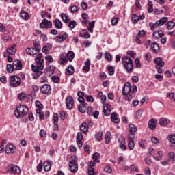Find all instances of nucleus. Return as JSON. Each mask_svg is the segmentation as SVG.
Instances as JSON below:
<instances>
[{
	"label": "nucleus",
	"instance_id": "nucleus-1",
	"mask_svg": "<svg viewBox=\"0 0 175 175\" xmlns=\"http://www.w3.org/2000/svg\"><path fill=\"white\" fill-rule=\"evenodd\" d=\"M122 64L127 73H132L133 72V60H132L131 57L124 56L122 57Z\"/></svg>",
	"mask_w": 175,
	"mask_h": 175
},
{
	"label": "nucleus",
	"instance_id": "nucleus-2",
	"mask_svg": "<svg viewBox=\"0 0 175 175\" xmlns=\"http://www.w3.org/2000/svg\"><path fill=\"white\" fill-rule=\"evenodd\" d=\"M132 88V85H131V83L126 82L122 89V95H126V100H128L129 102H131L132 100V98H133V93L131 90Z\"/></svg>",
	"mask_w": 175,
	"mask_h": 175
},
{
	"label": "nucleus",
	"instance_id": "nucleus-3",
	"mask_svg": "<svg viewBox=\"0 0 175 175\" xmlns=\"http://www.w3.org/2000/svg\"><path fill=\"white\" fill-rule=\"evenodd\" d=\"M29 109L27 106L23 105H20L16 107L14 111V116L16 118H20L21 117H25L28 114Z\"/></svg>",
	"mask_w": 175,
	"mask_h": 175
},
{
	"label": "nucleus",
	"instance_id": "nucleus-4",
	"mask_svg": "<svg viewBox=\"0 0 175 175\" xmlns=\"http://www.w3.org/2000/svg\"><path fill=\"white\" fill-rule=\"evenodd\" d=\"M74 58H75V53H73V51H69L66 54L62 53L60 55V59L62 60V62H60V64L64 65L65 62H68V60L72 62Z\"/></svg>",
	"mask_w": 175,
	"mask_h": 175
},
{
	"label": "nucleus",
	"instance_id": "nucleus-5",
	"mask_svg": "<svg viewBox=\"0 0 175 175\" xmlns=\"http://www.w3.org/2000/svg\"><path fill=\"white\" fill-rule=\"evenodd\" d=\"M32 70L33 72V77L35 79V80H37V79H39L40 76H42L43 75V72L40 70H43L44 69V66H35L33 64L31 66Z\"/></svg>",
	"mask_w": 175,
	"mask_h": 175
},
{
	"label": "nucleus",
	"instance_id": "nucleus-6",
	"mask_svg": "<svg viewBox=\"0 0 175 175\" xmlns=\"http://www.w3.org/2000/svg\"><path fill=\"white\" fill-rule=\"evenodd\" d=\"M8 173H12L13 174H20L21 170L17 165H10L7 168Z\"/></svg>",
	"mask_w": 175,
	"mask_h": 175
},
{
	"label": "nucleus",
	"instance_id": "nucleus-7",
	"mask_svg": "<svg viewBox=\"0 0 175 175\" xmlns=\"http://www.w3.org/2000/svg\"><path fill=\"white\" fill-rule=\"evenodd\" d=\"M17 51V44H14L12 46L7 49V51L4 52V57L6 58L8 54L10 55H15L16 51Z\"/></svg>",
	"mask_w": 175,
	"mask_h": 175
},
{
	"label": "nucleus",
	"instance_id": "nucleus-8",
	"mask_svg": "<svg viewBox=\"0 0 175 175\" xmlns=\"http://www.w3.org/2000/svg\"><path fill=\"white\" fill-rule=\"evenodd\" d=\"M10 84L12 87H18L21 84V79L18 77L12 76L10 77Z\"/></svg>",
	"mask_w": 175,
	"mask_h": 175
},
{
	"label": "nucleus",
	"instance_id": "nucleus-9",
	"mask_svg": "<svg viewBox=\"0 0 175 175\" xmlns=\"http://www.w3.org/2000/svg\"><path fill=\"white\" fill-rule=\"evenodd\" d=\"M66 106L67 109L71 110L73 109V106H75V100H73V97L72 96H68L66 99Z\"/></svg>",
	"mask_w": 175,
	"mask_h": 175
},
{
	"label": "nucleus",
	"instance_id": "nucleus-10",
	"mask_svg": "<svg viewBox=\"0 0 175 175\" xmlns=\"http://www.w3.org/2000/svg\"><path fill=\"white\" fill-rule=\"evenodd\" d=\"M17 151V148L14 147V145L12 144H8L5 148V152L6 154H14Z\"/></svg>",
	"mask_w": 175,
	"mask_h": 175
},
{
	"label": "nucleus",
	"instance_id": "nucleus-11",
	"mask_svg": "<svg viewBox=\"0 0 175 175\" xmlns=\"http://www.w3.org/2000/svg\"><path fill=\"white\" fill-rule=\"evenodd\" d=\"M40 92H42V94H44L45 95H50V94H51V86H50L49 84H44L40 88Z\"/></svg>",
	"mask_w": 175,
	"mask_h": 175
},
{
	"label": "nucleus",
	"instance_id": "nucleus-12",
	"mask_svg": "<svg viewBox=\"0 0 175 175\" xmlns=\"http://www.w3.org/2000/svg\"><path fill=\"white\" fill-rule=\"evenodd\" d=\"M52 27L53 23L47 19H43L42 23L40 24V28H42V29L44 28H51Z\"/></svg>",
	"mask_w": 175,
	"mask_h": 175
},
{
	"label": "nucleus",
	"instance_id": "nucleus-13",
	"mask_svg": "<svg viewBox=\"0 0 175 175\" xmlns=\"http://www.w3.org/2000/svg\"><path fill=\"white\" fill-rule=\"evenodd\" d=\"M69 167L72 173H76L79 169L77 163L75 160H72L69 163Z\"/></svg>",
	"mask_w": 175,
	"mask_h": 175
},
{
	"label": "nucleus",
	"instance_id": "nucleus-14",
	"mask_svg": "<svg viewBox=\"0 0 175 175\" xmlns=\"http://www.w3.org/2000/svg\"><path fill=\"white\" fill-rule=\"evenodd\" d=\"M154 64H157L156 68H163L165 66V62L162 57H157L154 59Z\"/></svg>",
	"mask_w": 175,
	"mask_h": 175
},
{
	"label": "nucleus",
	"instance_id": "nucleus-15",
	"mask_svg": "<svg viewBox=\"0 0 175 175\" xmlns=\"http://www.w3.org/2000/svg\"><path fill=\"white\" fill-rule=\"evenodd\" d=\"M118 142L120 144V148L123 150V151H125V150H126V145H125V137L121 135L118 138Z\"/></svg>",
	"mask_w": 175,
	"mask_h": 175
},
{
	"label": "nucleus",
	"instance_id": "nucleus-16",
	"mask_svg": "<svg viewBox=\"0 0 175 175\" xmlns=\"http://www.w3.org/2000/svg\"><path fill=\"white\" fill-rule=\"evenodd\" d=\"M52 49L53 44L47 43L42 47V53H44V54H50V51H51Z\"/></svg>",
	"mask_w": 175,
	"mask_h": 175
},
{
	"label": "nucleus",
	"instance_id": "nucleus-17",
	"mask_svg": "<svg viewBox=\"0 0 175 175\" xmlns=\"http://www.w3.org/2000/svg\"><path fill=\"white\" fill-rule=\"evenodd\" d=\"M103 113H104V116L109 117V116L111 113V106H110V105L109 104H105L104 108H103Z\"/></svg>",
	"mask_w": 175,
	"mask_h": 175
},
{
	"label": "nucleus",
	"instance_id": "nucleus-18",
	"mask_svg": "<svg viewBox=\"0 0 175 175\" xmlns=\"http://www.w3.org/2000/svg\"><path fill=\"white\" fill-rule=\"evenodd\" d=\"M13 66L15 70H21L23 69V63L18 59L13 62Z\"/></svg>",
	"mask_w": 175,
	"mask_h": 175
},
{
	"label": "nucleus",
	"instance_id": "nucleus-19",
	"mask_svg": "<svg viewBox=\"0 0 175 175\" xmlns=\"http://www.w3.org/2000/svg\"><path fill=\"white\" fill-rule=\"evenodd\" d=\"M43 55L42 53H38L35 59L36 63L38 66H43V63L44 62V59H42Z\"/></svg>",
	"mask_w": 175,
	"mask_h": 175
},
{
	"label": "nucleus",
	"instance_id": "nucleus-20",
	"mask_svg": "<svg viewBox=\"0 0 175 175\" xmlns=\"http://www.w3.org/2000/svg\"><path fill=\"white\" fill-rule=\"evenodd\" d=\"M168 18L167 17H163L161 19L155 22V27H162L165 24V23H167Z\"/></svg>",
	"mask_w": 175,
	"mask_h": 175
},
{
	"label": "nucleus",
	"instance_id": "nucleus-21",
	"mask_svg": "<svg viewBox=\"0 0 175 175\" xmlns=\"http://www.w3.org/2000/svg\"><path fill=\"white\" fill-rule=\"evenodd\" d=\"M151 50H152V51H153V53L158 54V53H159V51H160L159 44H158V43H157V42L152 43Z\"/></svg>",
	"mask_w": 175,
	"mask_h": 175
},
{
	"label": "nucleus",
	"instance_id": "nucleus-22",
	"mask_svg": "<svg viewBox=\"0 0 175 175\" xmlns=\"http://www.w3.org/2000/svg\"><path fill=\"white\" fill-rule=\"evenodd\" d=\"M129 128V132L131 135H135L137 132V127L133 124H130Z\"/></svg>",
	"mask_w": 175,
	"mask_h": 175
},
{
	"label": "nucleus",
	"instance_id": "nucleus-23",
	"mask_svg": "<svg viewBox=\"0 0 175 175\" xmlns=\"http://www.w3.org/2000/svg\"><path fill=\"white\" fill-rule=\"evenodd\" d=\"M165 34L162 30L155 31L153 32V38L154 39H159L162 38Z\"/></svg>",
	"mask_w": 175,
	"mask_h": 175
},
{
	"label": "nucleus",
	"instance_id": "nucleus-24",
	"mask_svg": "<svg viewBox=\"0 0 175 175\" xmlns=\"http://www.w3.org/2000/svg\"><path fill=\"white\" fill-rule=\"evenodd\" d=\"M157 120L155 119H151L148 122V126L150 129L152 131H154L155 128H157Z\"/></svg>",
	"mask_w": 175,
	"mask_h": 175
},
{
	"label": "nucleus",
	"instance_id": "nucleus-25",
	"mask_svg": "<svg viewBox=\"0 0 175 175\" xmlns=\"http://www.w3.org/2000/svg\"><path fill=\"white\" fill-rule=\"evenodd\" d=\"M169 122H170V120L166 118H161L159 119V124L161 126H166Z\"/></svg>",
	"mask_w": 175,
	"mask_h": 175
},
{
	"label": "nucleus",
	"instance_id": "nucleus-26",
	"mask_svg": "<svg viewBox=\"0 0 175 175\" xmlns=\"http://www.w3.org/2000/svg\"><path fill=\"white\" fill-rule=\"evenodd\" d=\"M81 131L83 133H87L88 132V124L87 122H83L80 126Z\"/></svg>",
	"mask_w": 175,
	"mask_h": 175
},
{
	"label": "nucleus",
	"instance_id": "nucleus-27",
	"mask_svg": "<svg viewBox=\"0 0 175 175\" xmlns=\"http://www.w3.org/2000/svg\"><path fill=\"white\" fill-rule=\"evenodd\" d=\"M44 172H50L51 170V163L49 161H45L43 163Z\"/></svg>",
	"mask_w": 175,
	"mask_h": 175
},
{
	"label": "nucleus",
	"instance_id": "nucleus-28",
	"mask_svg": "<svg viewBox=\"0 0 175 175\" xmlns=\"http://www.w3.org/2000/svg\"><path fill=\"white\" fill-rule=\"evenodd\" d=\"M26 53L29 54V55H36L38 53H39L38 51H36L33 47L32 48H27L26 49Z\"/></svg>",
	"mask_w": 175,
	"mask_h": 175
},
{
	"label": "nucleus",
	"instance_id": "nucleus-29",
	"mask_svg": "<svg viewBox=\"0 0 175 175\" xmlns=\"http://www.w3.org/2000/svg\"><path fill=\"white\" fill-rule=\"evenodd\" d=\"M128 142V148L131 150H133L135 148V141H133V138L129 137Z\"/></svg>",
	"mask_w": 175,
	"mask_h": 175
},
{
	"label": "nucleus",
	"instance_id": "nucleus-30",
	"mask_svg": "<svg viewBox=\"0 0 175 175\" xmlns=\"http://www.w3.org/2000/svg\"><path fill=\"white\" fill-rule=\"evenodd\" d=\"M111 121L115 124H119L120 118L117 117V113L113 112L111 115Z\"/></svg>",
	"mask_w": 175,
	"mask_h": 175
},
{
	"label": "nucleus",
	"instance_id": "nucleus-31",
	"mask_svg": "<svg viewBox=\"0 0 175 175\" xmlns=\"http://www.w3.org/2000/svg\"><path fill=\"white\" fill-rule=\"evenodd\" d=\"M53 23L55 26V28L57 29H61L62 28V23L59 19H55L53 21Z\"/></svg>",
	"mask_w": 175,
	"mask_h": 175
},
{
	"label": "nucleus",
	"instance_id": "nucleus-32",
	"mask_svg": "<svg viewBox=\"0 0 175 175\" xmlns=\"http://www.w3.org/2000/svg\"><path fill=\"white\" fill-rule=\"evenodd\" d=\"M75 73V67L73 66H68V68L66 71V75L72 76Z\"/></svg>",
	"mask_w": 175,
	"mask_h": 175
},
{
	"label": "nucleus",
	"instance_id": "nucleus-33",
	"mask_svg": "<svg viewBox=\"0 0 175 175\" xmlns=\"http://www.w3.org/2000/svg\"><path fill=\"white\" fill-rule=\"evenodd\" d=\"M95 27V21H92V22H89V25H88V31L89 32H94V28Z\"/></svg>",
	"mask_w": 175,
	"mask_h": 175
},
{
	"label": "nucleus",
	"instance_id": "nucleus-34",
	"mask_svg": "<svg viewBox=\"0 0 175 175\" xmlns=\"http://www.w3.org/2000/svg\"><path fill=\"white\" fill-rule=\"evenodd\" d=\"M78 110L80 113H85V103H82L80 105H79Z\"/></svg>",
	"mask_w": 175,
	"mask_h": 175
},
{
	"label": "nucleus",
	"instance_id": "nucleus-35",
	"mask_svg": "<svg viewBox=\"0 0 175 175\" xmlns=\"http://www.w3.org/2000/svg\"><path fill=\"white\" fill-rule=\"evenodd\" d=\"M21 16L22 18H24V20H28V18H29V14L25 11H21Z\"/></svg>",
	"mask_w": 175,
	"mask_h": 175
},
{
	"label": "nucleus",
	"instance_id": "nucleus-36",
	"mask_svg": "<svg viewBox=\"0 0 175 175\" xmlns=\"http://www.w3.org/2000/svg\"><path fill=\"white\" fill-rule=\"evenodd\" d=\"M111 135V133L108 131L107 132V133L105 135V143L106 144H109V143H110V142L111 141V138H110L109 136H110Z\"/></svg>",
	"mask_w": 175,
	"mask_h": 175
},
{
	"label": "nucleus",
	"instance_id": "nucleus-37",
	"mask_svg": "<svg viewBox=\"0 0 175 175\" xmlns=\"http://www.w3.org/2000/svg\"><path fill=\"white\" fill-rule=\"evenodd\" d=\"M131 20L133 21V24H137V23H139V16L136 15V14H133Z\"/></svg>",
	"mask_w": 175,
	"mask_h": 175
},
{
	"label": "nucleus",
	"instance_id": "nucleus-38",
	"mask_svg": "<svg viewBox=\"0 0 175 175\" xmlns=\"http://www.w3.org/2000/svg\"><path fill=\"white\" fill-rule=\"evenodd\" d=\"M175 27V23L172 21H170L167 23V29L170 30L173 29Z\"/></svg>",
	"mask_w": 175,
	"mask_h": 175
},
{
	"label": "nucleus",
	"instance_id": "nucleus-39",
	"mask_svg": "<svg viewBox=\"0 0 175 175\" xmlns=\"http://www.w3.org/2000/svg\"><path fill=\"white\" fill-rule=\"evenodd\" d=\"M61 17H62L63 21L65 22V23H69V21L70 20L69 18V16H68L66 15V14H65V13H62L61 14Z\"/></svg>",
	"mask_w": 175,
	"mask_h": 175
},
{
	"label": "nucleus",
	"instance_id": "nucleus-40",
	"mask_svg": "<svg viewBox=\"0 0 175 175\" xmlns=\"http://www.w3.org/2000/svg\"><path fill=\"white\" fill-rule=\"evenodd\" d=\"M15 68L14 66H13V64H7V71L9 73H13V72H14Z\"/></svg>",
	"mask_w": 175,
	"mask_h": 175
},
{
	"label": "nucleus",
	"instance_id": "nucleus-41",
	"mask_svg": "<svg viewBox=\"0 0 175 175\" xmlns=\"http://www.w3.org/2000/svg\"><path fill=\"white\" fill-rule=\"evenodd\" d=\"M36 51H38V53L40 52V44H39V42L38 41H35L33 42V47Z\"/></svg>",
	"mask_w": 175,
	"mask_h": 175
},
{
	"label": "nucleus",
	"instance_id": "nucleus-42",
	"mask_svg": "<svg viewBox=\"0 0 175 175\" xmlns=\"http://www.w3.org/2000/svg\"><path fill=\"white\" fill-rule=\"evenodd\" d=\"M103 136V133L102 132H98L96 133V138L98 140V142H100L103 140L102 137Z\"/></svg>",
	"mask_w": 175,
	"mask_h": 175
},
{
	"label": "nucleus",
	"instance_id": "nucleus-43",
	"mask_svg": "<svg viewBox=\"0 0 175 175\" xmlns=\"http://www.w3.org/2000/svg\"><path fill=\"white\" fill-rule=\"evenodd\" d=\"M51 80H52V81H53V83H59V81H61V79H59L58 75L52 76Z\"/></svg>",
	"mask_w": 175,
	"mask_h": 175
},
{
	"label": "nucleus",
	"instance_id": "nucleus-44",
	"mask_svg": "<svg viewBox=\"0 0 175 175\" xmlns=\"http://www.w3.org/2000/svg\"><path fill=\"white\" fill-rule=\"evenodd\" d=\"M54 40L57 42V43H62L64 42V38L62 37V36H57L55 38Z\"/></svg>",
	"mask_w": 175,
	"mask_h": 175
},
{
	"label": "nucleus",
	"instance_id": "nucleus-45",
	"mask_svg": "<svg viewBox=\"0 0 175 175\" xmlns=\"http://www.w3.org/2000/svg\"><path fill=\"white\" fill-rule=\"evenodd\" d=\"M76 25H77V23H76V21H71L68 24L69 28H71L72 29H73V28H75Z\"/></svg>",
	"mask_w": 175,
	"mask_h": 175
},
{
	"label": "nucleus",
	"instance_id": "nucleus-46",
	"mask_svg": "<svg viewBox=\"0 0 175 175\" xmlns=\"http://www.w3.org/2000/svg\"><path fill=\"white\" fill-rule=\"evenodd\" d=\"M168 140L170 143H172V144H175V135H170L168 136Z\"/></svg>",
	"mask_w": 175,
	"mask_h": 175
},
{
	"label": "nucleus",
	"instance_id": "nucleus-47",
	"mask_svg": "<svg viewBox=\"0 0 175 175\" xmlns=\"http://www.w3.org/2000/svg\"><path fill=\"white\" fill-rule=\"evenodd\" d=\"M54 121H55V125L56 126V129H58V113L54 114Z\"/></svg>",
	"mask_w": 175,
	"mask_h": 175
},
{
	"label": "nucleus",
	"instance_id": "nucleus-48",
	"mask_svg": "<svg viewBox=\"0 0 175 175\" xmlns=\"http://www.w3.org/2000/svg\"><path fill=\"white\" fill-rule=\"evenodd\" d=\"M70 10L71 13H76V12H77V10H79V7H77L76 5H72L70 8Z\"/></svg>",
	"mask_w": 175,
	"mask_h": 175
},
{
	"label": "nucleus",
	"instance_id": "nucleus-49",
	"mask_svg": "<svg viewBox=\"0 0 175 175\" xmlns=\"http://www.w3.org/2000/svg\"><path fill=\"white\" fill-rule=\"evenodd\" d=\"M83 133L81 132H79L77 135V142H81L83 140Z\"/></svg>",
	"mask_w": 175,
	"mask_h": 175
},
{
	"label": "nucleus",
	"instance_id": "nucleus-50",
	"mask_svg": "<svg viewBox=\"0 0 175 175\" xmlns=\"http://www.w3.org/2000/svg\"><path fill=\"white\" fill-rule=\"evenodd\" d=\"M142 116H143V110L139 109L137 111L136 118H142Z\"/></svg>",
	"mask_w": 175,
	"mask_h": 175
},
{
	"label": "nucleus",
	"instance_id": "nucleus-51",
	"mask_svg": "<svg viewBox=\"0 0 175 175\" xmlns=\"http://www.w3.org/2000/svg\"><path fill=\"white\" fill-rule=\"evenodd\" d=\"M98 96L100 98H101V100L104 103V102H106V96L105 95H103V93H102V92H99L98 93Z\"/></svg>",
	"mask_w": 175,
	"mask_h": 175
},
{
	"label": "nucleus",
	"instance_id": "nucleus-52",
	"mask_svg": "<svg viewBox=\"0 0 175 175\" xmlns=\"http://www.w3.org/2000/svg\"><path fill=\"white\" fill-rule=\"evenodd\" d=\"M108 70L109 76H113V75H114V68H113V66L108 67Z\"/></svg>",
	"mask_w": 175,
	"mask_h": 175
},
{
	"label": "nucleus",
	"instance_id": "nucleus-53",
	"mask_svg": "<svg viewBox=\"0 0 175 175\" xmlns=\"http://www.w3.org/2000/svg\"><path fill=\"white\" fill-rule=\"evenodd\" d=\"M54 70H55V67L51 66L49 67L48 72H50V75H54Z\"/></svg>",
	"mask_w": 175,
	"mask_h": 175
},
{
	"label": "nucleus",
	"instance_id": "nucleus-54",
	"mask_svg": "<svg viewBox=\"0 0 175 175\" xmlns=\"http://www.w3.org/2000/svg\"><path fill=\"white\" fill-rule=\"evenodd\" d=\"M105 172H106V173H111V172H113V169H111V167H110V165H107L105 168H104Z\"/></svg>",
	"mask_w": 175,
	"mask_h": 175
},
{
	"label": "nucleus",
	"instance_id": "nucleus-55",
	"mask_svg": "<svg viewBox=\"0 0 175 175\" xmlns=\"http://www.w3.org/2000/svg\"><path fill=\"white\" fill-rule=\"evenodd\" d=\"M168 155L172 161H173V162H175V154L174 153V152H170L168 153Z\"/></svg>",
	"mask_w": 175,
	"mask_h": 175
},
{
	"label": "nucleus",
	"instance_id": "nucleus-56",
	"mask_svg": "<svg viewBox=\"0 0 175 175\" xmlns=\"http://www.w3.org/2000/svg\"><path fill=\"white\" fill-rule=\"evenodd\" d=\"M81 8L83 10H87V9H88V4L87 3V2H82L81 3Z\"/></svg>",
	"mask_w": 175,
	"mask_h": 175
},
{
	"label": "nucleus",
	"instance_id": "nucleus-57",
	"mask_svg": "<svg viewBox=\"0 0 175 175\" xmlns=\"http://www.w3.org/2000/svg\"><path fill=\"white\" fill-rule=\"evenodd\" d=\"M25 98V94L24 93H20L18 94V100H23V99Z\"/></svg>",
	"mask_w": 175,
	"mask_h": 175
},
{
	"label": "nucleus",
	"instance_id": "nucleus-58",
	"mask_svg": "<svg viewBox=\"0 0 175 175\" xmlns=\"http://www.w3.org/2000/svg\"><path fill=\"white\" fill-rule=\"evenodd\" d=\"M131 172H137V166L136 165L133 164L130 167Z\"/></svg>",
	"mask_w": 175,
	"mask_h": 175
},
{
	"label": "nucleus",
	"instance_id": "nucleus-59",
	"mask_svg": "<svg viewBox=\"0 0 175 175\" xmlns=\"http://www.w3.org/2000/svg\"><path fill=\"white\" fill-rule=\"evenodd\" d=\"M95 170L92 167H90L88 169V174L89 175H94L95 174Z\"/></svg>",
	"mask_w": 175,
	"mask_h": 175
},
{
	"label": "nucleus",
	"instance_id": "nucleus-60",
	"mask_svg": "<svg viewBox=\"0 0 175 175\" xmlns=\"http://www.w3.org/2000/svg\"><path fill=\"white\" fill-rule=\"evenodd\" d=\"M92 159L94 161H98V158H99V153L98 152H95L94 153L93 156H92Z\"/></svg>",
	"mask_w": 175,
	"mask_h": 175
},
{
	"label": "nucleus",
	"instance_id": "nucleus-61",
	"mask_svg": "<svg viewBox=\"0 0 175 175\" xmlns=\"http://www.w3.org/2000/svg\"><path fill=\"white\" fill-rule=\"evenodd\" d=\"M88 102H94V97L92 96H85Z\"/></svg>",
	"mask_w": 175,
	"mask_h": 175
},
{
	"label": "nucleus",
	"instance_id": "nucleus-62",
	"mask_svg": "<svg viewBox=\"0 0 175 175\" xmlns=\"http://www.w3.org/2000/svg\"><path fill=\"white\" fill-rule=\"evenodd\" d=\"M111 24L112 25H117V24H118V18H113L111 19Z\"/></svg>",
	"mask_w": 175,
	"mask_h": 175
},
{
	"label": "nucleus",
	"instance_id": "nucleus-63",
	"mask_svg": "<svg viewBox=\"0 0 175 175\" xmlns=\"http://www.w3.org/2000/svg\"><path fill=\"white\" fill-rule=\"evenodd\" d=\"M145 58L146 60L148 61V62H150L151 61V53H147L145 55Z\"/></svg>",
	"mask_w": 175,
	"mask_h": 175
},
{
	"label": "nucleus",
	"instance_id": "nucleus-64",
	"mask_svg": "<svg viewBox=\"0 0 175 175\" xmlns=\"http://www.w3.org/2000/svg\"><path fill=\"white\" fill-rule=\"evenodd\" d=\"M36 106L38 109H43V104L40 103V101H36Z\"/></svg>",
	"mask_w": 175,
	"mask_h": 175
}]
</instances>
